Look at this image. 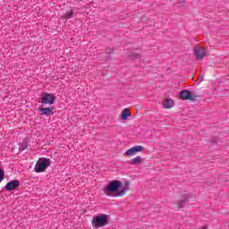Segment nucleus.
<instances>
[{"instance_id": "20", "label": "nucleus", "mask_w": 229, "mask_h": 229, "mask_svg": "<svg viewBox=\"0 0 229 229\" xmlns=\"http://www.w3.org/2000/svg\"><path fill=\"white\" fill-rule=\"evenodd\" d=\"M199 79H200V81H203V77L200 76Z\"/></svg>"}, {"instance_id": "16", "label": "nucleus", "mask_w": 229, "mask_h": 229, "mask_svg": "<svg viewBox=\"0 0 229 229\" xmlns=\"http://www.w3.org/2000/svg\"><path fill=\"white\" fill-rule=\"evenodd\" d=\"M4 180V170L0 169V183Z\"/></svg>"}, {"instance_id": "4", "label": "nucleus", "mask_w": 229, "mask_h": 229, "mask_svg": "<svg viewBox=\"0 0 229 229\" xmlns=\"http://www.w3.org/2000/svg\"><path fill=\"white\" fill-rule=\"evenodd\" d=\"M181 99L184 101H196L197 98H201V95L199 93H194V91H191L188 89H182L180 92Z\"/></svg>"}, {"instance_id": "13", "label": "nucleus", "mask_w": 229, "mask_h": 229, "mask_svg": "<svg viewBox=\"0 0 229 229\" xmlns=\"http://www.w3.org/2000/svg\"><path fill=\"white\" fill-rule=\"evenodd\" d=\"M131 113H130V110L128 108H125L122 112V120L126 121L128 119V116L131 115Z\"/></svg>"}, {"instance_id": "7", "label": "nucleus", "mask_w": 229, "mask_h": 229, "mask_svg": "<svg viewBox=\"0 0 229 229\" xmlns=\"http://www.w3.org/2000/svg\"><path fill=\"white\" fill-rule=\"evenodd\" d=\"M21 185V182L17 180H13L9 182H7L4 186V189L8 191H15L19 186Z\"/></svg>"}, {"instance_id": "1", "label": "nucleus", "mask_w": 229, "mask_h": 229, "mask_svg": "<svg viewBox=\"0 0 229 229\" xmlns=\"http://www.w3.org/2000/svg\"><path fill=\"white\" fill-rule=\"evenodd\" d=\"M130 182H125V186L123 187V182L114 180L111 181L108 185L104 189L105 194L106 196H112L110 195V192H117L115 195H113L114 198L124 196L128 191H130ZM123 187V189H121Z\"/></svg>"}, {"instance_id": "2", "label": "nucleus", "mask_w": 229, "mask_h": 229, "mask_svg": "<svg viewBox=\"0 0 229 229\" xmlns=\"http://www.w3.org/2000/svg\"><path fill=\"white\" fill-rule=\"evenodd\" d=\"M49 165H51V160L47 157H41L38 159L34 167L35 173H44V171H46Z\"/></svg>"}, {"instance_id": "5", "label": "nucleus", "mask_w": 229, "mask_h": 229, "mask_svg": "<svg viewBox=\"0 0 229 229\" xmlns=\"http://www.w3.org/2000/svg\"><path fill=\"white\" fill-rule=\"evenodd\" d=\"M56 101V97L51 93H45L41 97V103L43 105H53Z\"/></svg>"}, {"instance_id": "21", "label": "nucleus", "mask_w": 229, "mask_h": 229, "mask_svg": "<svg viewBox=\"0 0 229 229\" xmlns=\"http://www.w3.org/2000/svg\"><path fill=\"white\" fill-rule=\"evenodd\" d=\"M107 58H108V59H110V55H109V56H107Z\"/></svg>"}, {"instance_id": "14", "label": "nucleus", "mask_w": 229, "mask_h": 229, "mask_svg": "<svg viewBox=\"0 0 229 229\" xmlns=\"http://www.w3.org/2000/svg\"><path fill=\"white\" fill-rule=\"evenodd\" d=\"M135 154V150L133 148H129L126 152H125V156L126 157H133V155Z\"/></svg>"}, {"instance_id": "19", "label": "nucleus", "mask_w": 229, "mask_h": 229, "mask_svg": "<svg viewBox=\"0 0 229 229\" xmlns=\"http://www.w3.org/2000/svg\"><path fill=\"white\" fill-rule=\"evenodd\" d=\"M178 3L179 4H183V3H185V0H179Z\"/></svg>"}, {"instance_id": "15", "label": "nucleus", "mask_w": 229, "mask_h": 229, "mask_svg": "<svg viewBox=\"0 0 229 229\" xmlns=\"http://www.w3.org/2000/svg\"><path fill=\"white\" fill-rule=\"evenodd\" d=\"M132 148L134 149V153H140V151H142V149H144V148L140 145L134 146V147H132Z\"/></svg>"}, {"instance_id": "11", "label": "nucleus", "mask_w": 229, "mask_h": 229, "mask_svg": "<svg viewBox=\"0 0 229 229\" xmlns=\"http://www.w3.org/2000/svg\"><path fill=\"white\" fill-rule=\"evenodd\" d=\"M164 108H173L174 106V101H173L171 98H167L163 103Z\"/></svg>"}, {"instance_id": "9", "label": "nucleus", "mask_w": 229, "mask_h": 229, "mask_svg": "<svg viewBox=\"0 0 229 229\" xmlns=\"http://www.w3.org/2000/svg\"><path fill=\"white\" fill-rule=\"evenodd\" d=\"M182 198L183 199L178 200V205L181 208H185V206L189 202V195L184 194Z\"/></svg>"}, {"instance_id": "17", "label": "nucleus", "mask_w": 229, "mask_h": 229, "mask_svg": "<svg viewBox=\"0 0 229 229\" xmlns=\"http://www.w3.org/2000/svg\"><path fill=\"white\" fill-rule=\"evenodd\" d=\"M26 148H28V145L21 144V145L20 146L21 151H24V149H26Z\"/></svg>"}, {"instance_id": "8", "label": "nucleus", "mask_w": 229, "mask_h": 229, "mask_svg": "<svg viewBox=\"0 0 229 229\" xmlns=\"http://www.w3.org/2000/svg\"><path fill=\"white\" fill-rule=\"evenodd\" d=\"M39 112H40V115H47V117H49L53 115V107H47V108L41 107L39 109Z\"/></svg>"}, {"instance_id": "12", "label": "nucleus", "mask_w": 229, "mask_h": 229, "mask_svg": "<svg viewBox=\"0 0 229 229\" xmlns=\"http://www.w3.org/2000/svg\"><path fill=\"white\" fill-rule=\"evenodd\" d=\"M62 17L65 19V21H69V19H72V17H74V10L72 9L71 11L64 13Z\"/></svg>"}, {"instance_id": "3", "label": "nucleus", "mask_w": 229, "mask_h": 229, "mask_svg": "<svg viewBox=\"0 0 229 229\" xmlns=\"http://www.w3.org/2000/svg\"><path fill=\"white\" fill-rule=\"evenodd\" d=\"M92 225L95 228H103L108 225V215L101 214L93 217Z\"/></svg>"}, {"instance_id": "6", "label": "nucleus", "mask_w": 229, "mask_h": 229, "mask_svg": "<svg viewBox=\"0 0 229 229\" xmlns=\"http://www.w3.org/2000/svg\"><path fill=\"white\" fill-rule=\"evenodd\" d=\"M194 55L197 60H203L207 56V51L199 47H197L194 50Z\"/></svg>"}, {"instance_id": "18", "label": "nucleus", "mask_w": 229, "mask_h": 229, "mask_svg": "<svg viewBox=\"0 0 229 229\" xmlns=\"http://www.w3.org/2000/svg\"><path fill=\"white\" fill-rule=\"evenodd\" d=\"M106 53L109 54L110 56H112V55H114V51H112V50H110V49H107V50L106 51Z\"/></svg>"}, {"instance_id": "10", "label": "nucleus", "mask_w": 229, "mask_h": 229, "mask_svg": "<svg viewBox=\"0 0 229 229\" xmlns=\"http://www.w3.org/2000/svg\"><path fill=\"white\" fill-rule=\"evenodd\" d=\"M128 164H130L131 165H137V164H142V157L137 156L136 157L128 161Z\"/></svg>"}]
</instances>
